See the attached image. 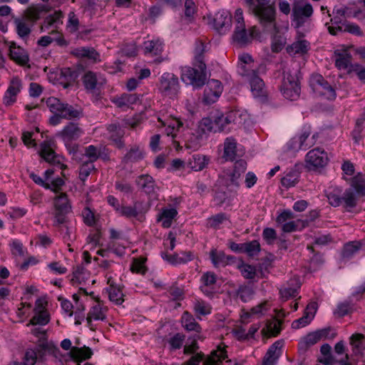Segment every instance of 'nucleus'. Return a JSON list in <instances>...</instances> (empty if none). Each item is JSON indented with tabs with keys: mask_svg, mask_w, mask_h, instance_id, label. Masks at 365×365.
Here are the masks:
<instances>
[{
	"mask_svg": "<svg viewBox=\"0 0 365 365\" xmlns=\"http://www.w3.org/2000/svg\"><path fill=\"white\" fill-rule=\"evenodd\" d=\"M107 130L109 133L110 139L115 143L119 148L123 146L121 140L124 135V130L117 124H110L108 126Z\"/></svg>",
	"mask_w": 365,
	"mask_h": 365,
	"instance_id": "58836bf2",
	"label": "nucleus"
},
{
	"mask_svg": "<svg viewBox=\"0 0 365 365\" xmlns=\"http://www.w3.org/2000/svg\"><path fill=\"white\" fill-rule=\"evenodd\" d=\"M194 310L197 315H207L210 314V306L204 301L195 300L194 302Z\"/></svg>",
	"mask_w": 365,
	"mask_h": 365,
	"instance_id": "69168bd1",
	"label": "nucleus"
},
{
	"mask_svg": "<svg viewBox=\"0 0 365 365\" xmlns=\"http://www.w3.org/2000/svg\"><path fill=\"white\" fill-rule=\"evenodd\" d=\"M269 309V304L267 301H264L253 307L250 312L245 313V314L247 317H250L253 316L261 317L264 316Z\"/></svg>",
	"mask_w": 365,
	"mask_h": 365,
	"instance_id": "09e8293b",
	"label": "nucleus"
},
{
	"mask_svg": "<svg viewBox=\"0 0 365 365\" xmlns=\"http://www.w3.org/2000/svg\"><path fill=\"white\" fill-rule=\"evenodd\" d=\"M84 134L83 130L76 123H69L57 134L66 145L77 140Z\"/></svg>",
	"mask_w": 365,
	"mask_h": 365,
	"instance_id": "2eb2a0df",
	"label": "nucleus"
},
{
	"mask_svg": "<svg viewBox=\"0 0 365 365\" xmlns=\"http://www.w3.org/2000/svg\"><path fill=\"white\" fill-rule=\"evenodd\" d=\"M257 65L256 63H252L243 66H237V72L238 73L249 80L253 77L254 75H257Z\"/></svg>",
	"mask_w": 365,
	"mask_h": 365,
	"instance_id": "5fc2aeb1",
	"label": "nucleus"
},
{
	"mask_svg": "<svg viewBox=\"0 0 365 365\" xmlns=\"http://www.w3.org/2000/svg\"><path fill=\"white\" fill-rule=\"evenodd\" d=\"M135 182L137 185L147 194H153L158 190L154 179L149 175H141L138 176Z\"/></svg>",
	"mask_w": 365,
	"mask_h": 365,
	"instance_id": "cd10ccee",
	"label": "nucleus"
},
{
	"mask_svg": "<svg viewBox=\"0 0 365 365\" xmlns=\"http://www.w3.org/2000/svg\"><path fill=\"white\" fill-rule=\"evenodd\" d=\"M243 250V253H246L250 257L257 256L261 250L260 244L257 240L245 242Z\"/></svg>",
	"mask_w": 365,
	"mask_h": 365,
	"instance_id": "4d7b16f0",
	"label": "nucleus"
},
{
	"mask_svg": "<svg viewBox=\"0 0 365 365\" xmlns=\"http://www.w3.org/2000/svg\"><path fill=\"white\" fill-rule=\"evenodd\" d=\"M341 194V190L340 188H329V190L327 191L326 194L329 203L333 207H339L342 202Z\"/></svg>",
	"mask_w": 365,
	"mask_h": 365,
	"instance_id": "de8ad7c7",
	"label": "nucleus"
},
{
	"mask_svg": "<svg viewBox=\"0 0 365 365\" xmlns=\"http://www.w3.org/2000/svg\"><path fill=\"white\" fill-rule=\"evenodd\" d=\"M339 31L340 33L348 32L358 36H362V31L360 27L358 25L350 22H345V24L341 25L339 27Z\"/></svg>",
	"mask_w": 365,
	"mask_h": 365,
	"instance_id": "e2e57ef3",
	"label": "nucleus"
},
{
	"mask_svg": "<svg viewBox=\"0 0 365 365\" xmlns=\"http://www.w3.org/2000/svg\"><path fill=\"white\" fill-rule=\"evenodd\" d=\"M63 15L61 11H56L48 15L43 21L42 30H48L49 28H53L51 34H56V29L63 24Z\"/></svg>",
	"mask_w": 365,
	"mask_h": 365,
	"instance_id": "393cba45",
	"label": "nucleus"
},
{
	"mask_svg": "<svg viewBox=\"0 0 365 365\" xmlns=\"http://www.w3.org/2000/svg\"><path fill=\"white\" fill-rule=\"evenodd\" d=\"M333 18L331 19V25L328 26V30L331 35H337L340 33L339 27L341 25L347 21L336 14H333Z\"/></svg>",
	"mask_w": 365,
	"mask_h": 365,
	"instance_id": "bf43d9fd",
	"label": "nucleus"
},
{
	"mask_svg": "<svg viewBox=\"0 0 365 365\" xmlns=\"http://www.w3.org/2000/svg\"><path fill=\"white\" fill-rule=\"evenodd\" d=\"M360 249V243L359 242H350L346 243L343 249V257L349 258L357 252Z\"/></svg>",
	"mask_w": 365,
	"mask_h": 365,
	"instance_id": "0e129e2a",
	"label": "nucleus"
},
{
	"mask_svg": "<svg viewBox=\"0 0 365 365\" xmlns=\"http://www.w3.org/2000/svg\"><path fill=\"white\" fill-rule=\"evenodd\" d=\"M44 101V99H42ZM47 108L53 114H59L65 119H71L79 116V112L68 103H62L58 98L49 97L45 100Z\"/></svg>",
	"mask_w": 365,
	"mask_h": 365,
	"instance_id": "0eeeda50",
	"label": "nucleus"
},
{
	"mask_svg": "<svg viewBox=\"0 0 365 365\" xmlns=\"http://www.w3.org/2000/svg\"><path fill=\"white\" fill-rule=\"evenodd\" d=\"M313 9L310 4L302 0H294L292 8V14L296 19L307 18L312 15Z\"/></svg>",
	"mask_w": 365,
	"mask_h": 365,
	"instance_id": "aec40b11",
	"label": "nucleus"
},
{
	"mask_svg": "<svg viewBox=\"0 0 365 365\" xmlns=\"http://www.w3.org/2000/svg\"><path fill=\"white\" fill-rule=\"evenodd\" d=\"M215 120L217 132L230 130L231 123L227 113L215 116Z\"/></svg>",
	"mask_w": 365,
	"mask_h": 365,
	"instance_id": "49530a36",
	"label": "nucleus"
},
{
	"mask_svg": "<svg viewBox=\"0 0 365 365\" xmlns=\"http://www.w3.org/2000/svg\"><path fill=\"white\" fill-rule=\"evenodd\" d=\"M81 80L86 91L93 95H98L107 83L103 74L92 71L85 72Z\"/></svg>",
	"mask_w": 365,
	"mask_h": 365,
	"instance_id": "39448f33",
	"label": "nucleus"
},
{
	"mask_svg": "<svg viewBox=\"0 0 365 365\" xmlns=\"http://www.w3.org/2000/svg\"><path fill=\"white\" fill-rule=\"evenodd\" d=\"M71 281L73 286H79L80 293H83L86 296L92 294L88 293L83 286L93 284L95 281L91 279L90 272L83 267L77 266L74 269Z\"/></svg>",
	"mask_w": 365,
	"mask_h": 365,
	"instance_id": "f8f14e48",
	"label": "nucleus"
},
{
	"mask_svg": "<svg viewBox=\"0 0 365 365\" xmlns=\"http://www.w3.org/2000/svg\"><path fill=\"white\" fill-rule=\"evenodd\" d=\"M112 102L120 108H128L139 101V97L134 93H123L119 97L113 98Z\"/></svg>",
	"mask_w": 365,
	"mask_h": 365,
	"instance_id": "f704fd0d",
	"label": "nucleus"
},
{
	"mask_svg": "<svg viewBox=\"0 0 365 365\" xmlns=\"http://www.w3.org/2000/svg\"><path fill=\"white\" fill-rule=\"evenodd\" d=\"M93 352L88 347H73L68 354V357L74 361H83L91 357Z\"/></svg>",
	"mask_w": 365,
	"mask_h": 365,
	"instance_id": "e433bc0d",
	"label": "nucleus"
},
{
	"mask_svg": "<svg viewBox=\"0 0 365 365\" xmlns=\"http://www.w3.org/2000/svg\"><path fill=\"white\" fill-rule=\"evenodd\" d=\"M294 218V213L289 210H284L280 213L276 219V222L279 225H282V230L284 232H292L297 229V222L295 221H289Z\"/></svg>",
	"mask_w": 365,
	"mask_h": 365,
	"instance_id": "6ab92c4d",
	"label": "nucleus"
},
{
	"mask_svg": "<svg viewBox=\"0 0 365 365\" xmlns=\"http://www.w3.org/2000/svg\"><path fill=\"white\" fill-rule=\"evenodd\" d=\"M163 50V43L159 38H153L143 43V52L145 55L154 56L159 55Z\"/></svg>",
	"mask_w": 365,
	"mask_h": 365,
	"instance_id": "7c9ffc66",
	"label": "nucleus"
},
{
	"mask_svg": "<svg viewBox=\"0 0 365 365\" xmlns=\"http://www.w3.org/2000/svg\"><path fill=\"white\" fill-rule=\"evenodd\" d=\"M309 85L317 96L327 100L335 99L336 96L335 90L324 80L322 75L312 74L309 79Z\"/></svg>",
	"mask_w": 365,
	"mask_h": 365,
	"instance_id": "6e6552de",
	"label": "nucleus"
},
{
	"mask_svg": "<svg viewBox=\"0 0 365 365\" xmlns=\"http://www.w3.org/2000/svg\"><path fill=\"white\" fill-rule=\"evenodd\" d=\"M310 48V43L307 40L299 38L286 48L287 52L290 56L304 55L308 52Z\"/></svg>",
	"mask_w": 365,
	"mask_h": 365,
	"instance_id": "bb28decb",
	"label": "nucleus"
},
{
	"mask_svg": "<svg viewBox=\"0 0 365 365\" xmlns=\"http://www.w3.org/2000/svg\"><path fill=\"white\" fill-rule=\"evenodd\" d=\"M242 175L232 170L225 173V184L227 187H239Z\"/></svg>",
	"mask_w": 365,
	"mask_h": 365,
	"instance_id": "603ef678",
	"label": "nucleus"
},
{
	"mask_svg": "<svg viewBox=\"0 0 365 365\" xmlns=\"http://www.w3.org/2000/svg\"><path fill=\"white\" fill-rule=\"evenodd\" d=\"M161 257L164 260L173 265L187 263L189 262L190 259L188 256L184 259L180 257V254L175 253L173 255H168L165 252H161Z\"/></svg>",
	"mask_w": 365,
	"mask_h": 365,
	"instance_id": "6e6d98bb",
	"label": "nucleus"
},
{
	"mask_svg": "<svg viewBox=\"0 0 365 365\" xmlns=\"http://www.w3.org/2000/svg\"><path fill=\"white\" fill-rule=\"evenodd\" d=\"M54 222L62 225L66 221V215L71 212V205L66 193L60 192L53 197Z\"/></svg>",
	"mask_w": 365,
	"mask_h": 365,
	"instance_id": "1a4fd4ad",
	"label": "nucleus"
},
{
	"mask_svg": "<svg viewBox=\"0 0 365 365\" xmlns=\"http://www.w3.org/2000/svg\"><path fill=\"white\" fill-rule=\"evenodd\" d=\"M226 358L227 354L225 349L218 347L217 350L211 352L210 355L205 361L204 365H222ZM202 359V356L197 354L183 365H199Z\"/></svg>",
	"mask_w": 365,
	"mask_h": 365,
	"instance_id": "9b49d317",
	"label": "nucleus"
},
{
	"mask_svg": "<svg viewBox=\"0 0 365 365\" xmlns=\"http://www.w3.org/2000/svg\"><path fill=\"white\" fill-rule=\"evenodd\" d=\"M159 92L170 98H176L180 93L178 78L172 73L165 72L159 78Z\"/></svg>",
	"mask_w": 365,
	"mask_h": 365,
	"instance_id": "20e7f679",
	"label": "nucleus"
},
{
	"mask_svg": "<svg viewBox=\"0 0 365 365\" xmlns=\"http://www.w3.org/2000/svg\"><path fill=\"white\" fill-rule=\"evenodd\" d=\"M250 84V89L255 98H263L266 97V90L263 81L257 76L254 75L252 78L247 80Z\"/></svg>",
	"mask_w": 365,
	"mask_h": 365,
	"instance_id": "c756f323",
	"label": "nucleus"
},
{
	"mask_svg": "<svg viewBox=\"0 0 365 365\" xmlns=\"http://www.w3.org/2000/svg\"><path fill=\"white\" fill-rule=\"evenodd\" d=\"M237 142L232 137L225 138L223 143L222 158L226 161H234L237 158Z\"/></svg>",
	"mask_w": 365,
	"mask_h": 365,
	"instance_id": "a878e982",
	"label": "nucleus"
},
{
	"mask_svg": "<svg viewBox=\"0 0 365 365\" xmlns=\"http://www.w3.org/2000/svg\"><path fill=\"white\" fill-rule=\"evenodd\" d=\"M252 38V31H247L245 27L235 28L232 35L233 41L240 46L247 45Z\"/></svg>",
	"mask_w": 365,
	"mask_h": 365,
	"instance_id": "2f4dec72",
	"label": "nucleus"
},
{
	"mask_svg": "<svg viewBox=\"0 0 365 365\" xmlns=\"http://www.w3.org/2000/svg\"><path fill=\"white\" fill-rule=\"evenodd\" d=\"M50 321V316L48 312H43L39 313H34V317L30 320L29 323L27 324L29 325H46Z\"/></svg>",
	"mask_w": 365,
	"mask_h": 365,
	"instance_id": "13d9d810",
	"label": "nucleus"
},
{
	"mask_svg": "<svg viewBox=\"0 0 365 365\" xmlns=\"http://www.w3.org/2000/svg\"><path fill=\"white\" fill-rule=\"evenodd\" d=\"M107 308L99 303L93 305L89 310L86 321L90 329H93V321H103L106 318Z\"/></svg>",
	"mask_w": 365,
	"mask_h": 365,
	"instance_id": "b1692460",
	"label": "nucleus"
},
{
	"mask_svg": "<svg viewBox=\"0 0 365 365\" xmlns=\"http://www.w3.org/2000/svg\"><path fill=\"white\" fill-rule=\"evenodd\" d=\"M105 277L109 285L106 288L109 299L115 304H121L124 302V294L120 287L114 282L112 277L108 274H106Z\"/></svg>",
	"mask_w": 365,
	"mask_h": 365,
	"instance_id": "a211bd4d",
	"label": "nucleus"
},
{
	"mask_svg": "<svg viewBox=\"0 0 365 365\" xmlns=\"http://www.w3.org/2000/svg\"><path fill=\"white\" fill-rule=\"evenodd\" d=\"M202 284L200 289L207 296H211L215 292L216 276L214 273L207 272L201 277Z\"/></svg>",
	"mask_w": 365,
	"mask_h": 365,
	"instance_id": "c85d7f7f",
	"label": "nucleus"
},
{
	"mask_svg": "<svg viewBox=\"0 0 365 365\" xmlns=\"http://www.w3.org/2000/svg\"><path fill=\"white\" fill-rule=\"evenodd\" d=\"M335 66L339 70H345L350 68L351 55L346 51H340L339 50L334 52Z\"/></svg>",
	"mask_w": 365,
	"mask_h": 365,
	"instance_id": "c9c22d12",
	"label": "nucleus"
},
{
	"mask_svg": "<svg viewBox=\"0 0 365 365\" xmlns=\"http://www.w3.org/2000/svg\"><path fill=\"white\" fill-rule=\"evenodd\" d=\"M23 81L18 76H13L9 80V86L3 96V103L11 106L16 102L17 96L23 89Z\"/></svg>",
	"mask_w": 365,
	"mask_h": 365,
	"instance_id": "ddd939ff",
	"label": "nucleus"
},
{
	"mask_svg": "<svg viewBox=\"0 0 365 365\" xmlns=\"http://www.w3.org/2000/svg\"><path fill=\"white\" fill-rule=\"evenodd\" d=\"M329 162L327 153L319 148L309 150L305 156L306 168L310 170H317L324 168Z\"/></svg>",
	"mask_w": 365,
	"mask_h": 365,
	"instance_id": "9d476101",
	"label": "nucleus"
},
{
	"mask_svg": "<svg viewBox=\"0 0 365 365\" xmlns=\"http://www.w3.org/2000/svg\"><path fill=\"white\" fill-rule=\"evenodd\" d=\"M9 56L11 60L21 66H25L29 61L26 51L14 43H11L9 46Z\"/></svg>",
	"mask_w": 365,
	"mask_h": 365,
	"instance_id": "4be33fe9",
	"label": "nucleus"
},
{
	"mask_svg": "<svg viewBox=\"0 0 365 365\" xmlns=\"http://www.w3.org/2000/svg\"><path fill=\"white\" fill-rule=\"evenodd\" d=\"M282 341H277L269 348L264 357L262 365H275L281 355Z\"/></svg>",
	"mask_w": 365,
	"mask_h": 365,
	"instance_id": "412c9836",
	"label": "nucleus"
},
{
	"mask_svg": "<svg viewBox=\"0 0 365 365\" xmlns=\"http://www.w3.org/2000/svg\"><path fill=\"white\" fill-rule=\"evenodd\" d=\"M353 309V304L349 302H344L338 304L334 314L338 317H344L348 314Z\"/></svg>",
	"mask_w": 365,
	"mask_h": 365,
	"instance_id": "774afa93",
	"label": "nucleus"
},
{
	"mask_svg": "<svg viewBox=\"0 0 365 365\" xmlns=\"http://www.w3.org/2000/svg\"><path fill=\"white\" fill-rule=\"evenodd\" d=\"M46 347L44 345L38 346L34 349H29L25 353L24 358V365H34L38 359H40L44 354Z\"/></svg>",
	"mask_w": 365,
	"mask_h": 365,
	"instance_id": "473e14b6",
	"label": "nucleus"
},
{
	"mask_svg": "<svg viewBox=\"0 0 365 365\" xmlns=\"http://www.w3.org/2000/svg\"><path fill=\"white\" fill-rule=\"evenodd\" d=\"M178 212L175 208L169 207L162 210L158 220L162 222L163 227L168 228L172 225L173 220L176 217Z\"/></svg>",
	"mask_w": 365,
	"mask_h": 365,
	"instance_id": "4c0bfd02",
	"label": "nucleus"
},
{
	"mask_svg": "<svg viewBox=\"0 0 365 365\" xmlns=\"http://www.w3.org/2000/svg\"><path fill=\"white\" fill-rule=\"evenodd\" d=\"M229 114L231 125H237L241 126L245 124L249 119V115L246 112L240 110H231L227 112Z\"/></svg>",
	"mask_w": 365,
	"mask_h": 365,
	"instance_id": "37998d69",
	"label": "nucleus"
},
{
	"mask_svg": "<svg viewBox=\"0 0 365 365\" xmlns=\"http://www.w3.org/2000/svg\"><path fill=\"white\" fill-rule=\"evenodd\" d=\"M79 19L73 11L69 12L68 15V21L66 24V28L71 33L76 32L79 29Z\"/></svg>",
	"mask_w": 365,
	"mask_h": 365,
	"instance_id": "052dcab7",
	"label": "nucleus"
},
{
	"mask_svg": "<svg viewBox=\"0 0 365 365\" xmlns=\"http://www.w3.org/2000/svg\"><path fill=\"white\" fill-rule=\"evenodd\" d=\"M211 261L215 267L225 266L227 264L229 257L222 251L212 250L210 254Z\"/></svg>",
	"mask_w": 365,
	"mask_h": 365,
	"instance_id": "3c124183",
	"label": "nucleus"
},
{
	"mask_svg": "<svg viewBox=\"0 0 365 365\" xmlns=\"http://www.w3.org/2000/svg\"><path fill=\"white\" fill-rule=\"evenodd\" d=\"M60 78H62L61 83L63 84V87L66 88L76 81L78 78V73L74 69L63 68L61 70Z\"/></svg>",
	"mask_w": 365,
	"mask_h": 365,
	"instance_id": "79ce46f5",
	"label": "nucleus"
},
{
	"mask_svg": "<svg viewBox=\"0 0 365 365\" xmlns=\"http://www.w3.org/2000/svg\"><path fill=\"white\" fill-rule=\"evenodd\" d=\"M351 186L361 195H365V175L358 173L351 180Z\"/></svg>",
	"mask_w": 365,
	"mask_h": 365,
	"instance_id": "864d4df0",
	"label": "nucleus"
},
{
	"mask_svg": "<svg viewBox=\"0 0 365 365\" xmlns=\"http://www.w3.org/2000/svg\"><path fill=\"white\" fill-rule=\"evenodd\" d=\"M181 323L182 327L188 331H194L199 333L201 331L200 324L196 322L193 316L187 312L183 313L181 317Z\"/></svg>",
	"mask_w": 365,
	"mask_h": 365,
	"instance_id": "a19ab883",
	"label": "nucleus"
},
{
	"mask_svg": "<svg viewBox=\"0 0 365 365\" xmlns=\"http://www.w3.org/2000/svg\"><path fill=\"white\" fill-rule=\"evenodd\" d=\"M242 275L248 279H253L256 277V268L250 264H242L239 267Z\"/></svg>",
	"mask_w": 365,
	"mask_h": 365,
	"instance_id": "338daca9",
	"label": "nucleus"
},
{
	"mask_svg": "<svg viewBox=\"0 0 365 365\" xmlns=\"http://www.w3.org/2000/svg\"><path fill=\"white\" fill-rule=\"evenodd\" d=\"M198 130H200V136L210 132H217L215 118H203L198 124Z\"/></svg>",
	"mask_w": 365,
	"mask_h": 365,
	"instance_id": "c03bdc74",
	"label": "nucleus"
},
{
	"mask_svg": "<svg viewBox=\"0 0 365 365\" xmlns=\"http://www.w3.org/2000/svg\"><path fill=\"white\" fill-rule=\"evenodd\" d=\"M158 120L161 123L162 126H167L166 133L168 136L175 138L176 133L182 126V122L168 114L163 110H160L157 114Z\"/></svg>",
	"mask_w": 365,
	"mask_h": 365,
	"instance_id": "4468645a",
	"label": "nucleus"
},
{
	"mask_svg": "<svg viewBox=\"0 0 365 365\" xmlns=\"http://www.w3.org/2000/svg\"><path fill=\"white\" fill-rule=\"evenodd\" d=\"M232 16L230 13L227 10H221L217 11L213 18V25L218 30H227L231 26Z\"/></svg>",
	"mask_w": 365,
	"mask_h": 365,
	"instance_id": "5701e85b",
	"label": "nucleus"
},
{
	"mask_svg": "<svg viewBox=\"0 0 365 365\" xmlns=\"http://www.w3.org/2000/svg\"><path fill=\"white\" fill-rule=\"evenodd\" d=\"M209 158L205 155L195 154L190 158L188 166L192 170L200 171L203 170L208 164Z\"/></svg>",
	"mask_w": 365,
	"mask_h": 365,
	"instance_id": "ea45409f",
	"label": "nucleus"
},
{
	"mask_svg": "<svg viewBox=\"0 0 365 365\" xmlns=\"http://www.w3.org/2000/svg\"><path fill=\"white\" fill-rule=\"evenodd\" d=\"M56 35V36L53 38L51 37L50 36H43L41 37L38 41V44L41 46H47L53 41H56L59 45L65 44L66 41L62 36L58 33Z\"/></svg>",
	"mask_w": 365,
	"mask_h": 365,
	"instance_id": "680f3d73",
	"label": "nucleus"
},
{
	"mask_svg": "<svg viewBox=\"0 0 365 365\" xmlns=\"http://www.w3.org/2000/svg\"><path fill=\"white\" fill-rule=\"evenodd\" d=\"M251 13L257 18L259 23L267 26L275 28V9L270 0H245Z\"/></svg>",
	"mask_w": 365,
	"mask_h": 365,
	"instance_id": "f03ea898",
	"label": "nucleus"
},
{
	"mask_svg": "<svg viewBox=\"0 0 365 365\" xmlns=\"http://www.w3.org/2000/svg\"><path fill=\"white\" fill-rule=\"evenodd\" d=\"M255 294V291L252 287L247 285H241L236 291V296L243 302L250 301Z\"/></svg>",
	"mask_w": 365,
	"mask_h": 365,
	"instance_id": "8fccbe9b",
	"label": "nucleus"
},
{
	"mask_svg": "<svg viewBox=\"0 0 365 365\" xmlns=\"http://www.w3.org/2000/svg\"><path fill=\"white\" fill-rule=\"evenodd\" d=\"M222 86L220 81L209 80L204 91L203 102L206 104H212L217 101L222 93Z\"/></svg>",
	"mask_w": 365,
	"mask_h": 365,
	"instance_id": "dca6fc26",
	"label": "nucleus"
},
{
	"mask_svg": "<svg viewBox=\"0 0 365 365\" xmlns=\"http://www.w3.org/2000/svg\"><path fill=\"white\" fill-rule=\"evenodd\" d=\"M72 53L78 58H86L93 62H100V54L91 47H78L73 49Z\"/></svg>",
	"mask_w": 365,
	"mask_h": 365,
	"instance_id": "72a5a7b5",
	"label": "nucleus"
},
{
	"mask_svg": "<svg viewBox=\"0 0 365 365\" xmlns=\"http://www.w3.org/2000/svg\"><path fill=\"white\" fill-rule=\"evenodd\" d=\"M317 309L318 305L317 302H312L308 304L304 310V315L301 318L294 320L292 324V327L297 329L308 325L314 319Z\"/></svg>",
	"mask_w": 365,
	"mask_h": 365,
	"instance_id": "f3484780",
	"label": "nucleus"
},
{
	"mask_svg": "<svg viewBox=\"0 0 365 365\" xmlns=\"http://www.w3.org/2000/svg\"><path fill=\"white\" fill-rule=\"evenodd\" d=\"M56 143L53 140L46 139L39 145L38 154L47 163L58 165L63 169L64 158L55 152Z\"/></svg>",
	"mask_w": 365,
	"mask_h": 365,
	"instance_id": "423d86ee",
	"label": "nucleus"
},
{
	"mask_svg": "<svg viewBox=\"0 0 365 365\" xmlns=\"http://www.w3.org/2000/svg\"><path fill=\"white\" fill-rule=\"evenodd\" d=\"M299 173L296 170H292L285 173L281 179L283 187L289 188L294 187L299 181Z\"/></svg>",
	"mask_w": 365,
	"mask_h": 365,
	"instance_id": "a18cd8bd",
	"label": "nucleus"
},
{
	"mask_svg": "<svg viewBox=\"0 0 365 365\" xmlns=\"http://www.w3.org/2000/svg\"><path fill=\"white\" fill-rule=\"evenodd\" d=\"M280 91L283 96L290 101L298 99L301 88L298 78V71H285L283 74Z\"/></svg>",
	"mask_w": 365,
	"mask_h": 365,
	"instance_id": "7ed1b4c3",
	"label": "nucleus"
},
{
	"mask_svg": "<svg viewBox=\"0 0 365 365\" xmlns=\"http://www.w3.org/2000/svg\"><path fill=\"white\" fill-rule=\"evenodd\" d=\"M205 51V46L202 41H197L195 48V58L193 65L197 68L190 66L181 68V80L187 85H191L195 88H200L205 83L206 65L203 61V53Z\"/></svg>",
	"mask_w": 365,
	"mask_h": 365,
	"instance_id": "f257e3e1",
	"label": "nucleus"
}]
</instances>
